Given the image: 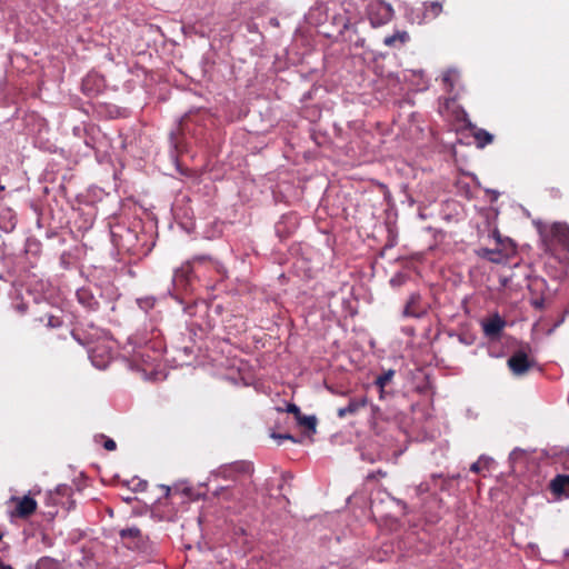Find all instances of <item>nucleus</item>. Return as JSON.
I'll use <instances>...</instances> for the list:
<instances>
[{
    "label": "nucleus",
    "mask_w": 569,
    "mask_h": 569,
    "mask_svg": "<svg viewBox=\"0 0 569 569\" xmlns=\"http://www.w3.org/2000/svg\"><path fill=\"white\" fill-rule=\"evenodd\" d=\"M184 313L188 317L189 331L197 338H202L216 326L210 315V307L203 301L187 306Z\"/></svg>",
    "instance_id": "nucleus-1"
},
{
    "label": "nucleus",
    "mask_w": 569,
    "mask_h": 569,
    "mask_svg": "<svg viewBox=\"0 0 569 569\" xmlns=\"http://www.w3.org/2000/svg\"><path fill=\"white\" fill-rule=\"evenodd\" d=\"M367 14L373 28L387 24L393 17L392 6L382 0H373L368 4Z\"/></svg>",
    "instance_id": "nucleus-2"
},
{
    "label": "nucleus",
    "mask_w": 569,
    "mask_h": 569,
    "mask_svg": "<svg viewBox=\"0 0 569 569\" xmlns=\"http://www.w3.org/2000/svg\"><path fill=\"white\" fill-rule=\"evenodd\" d=\"M253 466L249 461H238L231 465H226L211 472V478L222 477L224 479L233 478L236 473L251 475Z\"/></svg>",
    "instance_id": "nucleus-3"
},
{
    "label": "nucleus",
    "mask_w": 569,
    "mask_h": 569,
    "mask_svg": "<svg viewBox=\"0 0 569 569\" xmlns=\"http://www.w3.org/2000/svg\"><path fill=\"white\" fill-rule=\"evenodd\" d=\"M123 543L132 550H142L146 546V538L137 527H130L120 531Z\"/></svg>",
    "instance_id": "nucleus-4"
},
{
    "label": "nucleus",
    "mask_w": 569,
    "mask_h": 569,
    "mask_svg": "<svg viewBox=\"0 0 569 569\" xmlns=\"http://www.w3.org/2000/svg\"><path fill=\"white\" fill-rule=\"evenodd\" d=\"M89 358L91 363L98 369H106L112 359V353L109 347L98 345L89 348Z\"/></svg>",
    "instance_id": "nucleus-5"
},
{
    "label": "nucleus",
    "mask_w": 569,
    "mask_h": 569,
    "mask_svg": "<svg viewBox=\"0 0 569 569\" xmlns=\"http://www.w3.org/2000/svg\"><path fill=\"white\" fill-rule=\"evenodd\" d=\"M94 291H99V289L97 287H82L76 292L79 303L89 311H94L99 307V300Z\"/></svg>",
    "instance_id": "nucleus-6"
},
{
    "label": "nucleus",
    "mask_w": 569,
    "mask_h": 569,
    "mask_svg": "<svg viewBox=\"0 0 569 569\" xmlns=\"http://www.w3.org/2000/svg\"><path fill=\"white\" fill-rule=\"evenodd\" d=\"M508 366L513 375L522 376L529 370L531 362L525 352L518 351L508 359Z\"/></svg>",
    "instance_id": "nucleus-7"
},
{
    "label": "nucleus",
    "mask_w": 569,
    "mask_h": 569,
    "mask_svg": "<svg viewBox=\"0 0 569 569\" xmlns=\"http://www.w3.org/2000/svg\"><path fill=\"white\" fill-rule=\"evenodd\" d=\"M549 233L551 241L557 242L565 250L569 251V227L567 224L556 222L550 227Z\"/></svg>",
    "instance_id": "nucleus-8"
},
{
    "label": "nucleus",
    "mask_w": 569,
    "mask_h": 569,
    "mask_svg": "<svg viewBox=\"0 0 569 569\" xmlns=\"http://www.w3.org/2000/svg\"><path fill=\"white\" fill-rule=\"evenodd\" d=\"M481 325L486 337L493 339L499 337L506 327V321L498 313H495L489 319L483 320Z\"/></svg>",
    "instance_id": "nucleus-9"
},
{
    "label": "nucleus",
    "mask_w": 569,
    "mask_h": 569,
    "mask_svg": "<svg viewBox=\"0 0 569 569\" xmlns=\"http://www.w3.org/2000/svg\"><path fill=\"white\" fill-rule=\"evenodd\" d=\"M421 297L419 293H412L403 309V316L421 318L427 315V308L420 306Z\"/></svg>",
    "instance_id": "nucleus-10"
},
{
    "label": "nucleus",
    "mask_w": 569,
    "mask_h": 569,
    "mask_svg": "<svg viewBox=\"0 0 569 569\" xmlns=\"http://www.w3.org/2000/svg\"><path fill=\"white\" fill-rule=\"evenodd\" d=\"M191 264L189 262L183 263L181 267L177 268L173 272L172 282L173 286L179 288H186L190 276H191Z\"/></svg>",
    "instance_id": "nucleus-11"
},
{
    "label": "nucleus",
    "mask_w": 569,
    "mask_h": 569,
    "mask_svg": "<svg viewBox=\"0 0 569 569\" xmlns=\"http://www.w3.org/2000/svg\"><path fill=\"white\" fill-rule=\"evenodd\" d=\"M130 361L133 367L139 368L141 365H152L156 361V357H152L146 347H139L132 350Z\"/></svg>",
    "instance_id": "nucleus-12"
},
{
    "label": "nucleus",
    "mask_w": 569,
    "mask_h": 569,
    "mask_svg": "<svg viewBox=\"0 0 569 569\" xmlns=\"http://www.w3.org/2000/svg\"><path fill=\"white\" fill-rule=\"evenodd\" d=\"M82 91L88 96H93L98 93L103 87V80L98 74H88L82 80Z\"/></svg>",
    "instance_id": "nucleus-13"
},
{
    "label": "nucleus",
    "mask_w": 569,
    "mask_h": 569,
    "mask_svg": "<svg viewBox=\"0 0 569 569\" xmlns=\"http://www.w3.org/2000/svg\"><path fill=\"white\" fill-rule=\"evenodd\" d=\"M37 509V501L30 496H23L17 499V515L20 517H28Z\"/></svg>",
    "instance_id": "nucleus-14"
},
{
    "label": "nucleus",
    "mask_w": 569,
    "mask_h": 569,
    "mask_svg": "<svg viewBox=\"0 0 569 569\" xmlns=\"http://www.w3.org/2000/svg\"><path fill=\"white\" fill-rule=\"evenodd\" d=\"M367 403V400L366 398H361V399H351L348 405L346 407H342V408H339L338 409V417L339 418H345L347 416H351V415H355L356 412H358V410L362 407H365Z\"/></svg>",
    "instance_id": "nucleus-15"
},
{
    "label": "nucleus",
    "mask_w": 569,
    "mask_h": 569,
    "mask_svg": "<svg viewBox=\"0 0 569 569\" xmlns=\"http://www.w3.org/2000/svg\"><path fill=\"white\" fill-rule=\"evenodd\" d=\"M442 12V3L440 1L423 2V17L418 22L421 23L427 19H435Z\"/></svg>",
    "instance_id": "nucleus-16"
},
{
    "label": "nucleus",
    "mask_w": 569,
    "mask_h": 569,
    "mask_svg": "<svg viewBox=\"0 0 569 569\" xmlns=\"http://www.w3.org/2000/svg\"><path fill=\"white\" fill-rule=\"evenodd\" d=\"M395 373L396 371L393 369H388L376 378L375 386L379 389L380 399L385 398V388L393 379Z\"/></svg>",
    "instance_id": "nucleus-17"
},
{
    "label": "nucleus",
    "mask_w": 569,
    "mask_h": 569,
    "mask_svg": "<svg viewBox=\"0 0 569 569\" xmlns=\"http://www.w3.org/2000/svg\"><path fill=\"white\" fill-rule=\"evenodd\" d=\"M551 490L555 493L569 496V476H557L551 481Z\"/></svg>",
    "instance_id": "nucleus-18"
},
{
    "label": "nucleus",
    "mask_w": 569,
    "mask_h": 569,
    "mask_svg": "<svg viewBox=\"0 0 569 569\" xmlns=\"http://www.w3.org/2000/svg\"><path fill=\"white\" fill-rule=\"evenodd\" d=\"M408 40L407 31H396L393 34L386 37L383 43L388 47H398L405 44Z\"/></svg>",
    "instance_id": "nucleus-19"
},
{
    "label": "nucleus",
    "mask_w": 569,
    "mask_h": 569,
    "mask_svg": "<svg viewBox=\"0 0 569 569\" xmlns=\"http://www.w3.org/2000/svg\"><path fill=\"white\" fill-rule=\"evenodd\" d=\"M475 140L478 148H485L487 144L492 142L493 137L488 131L483 129H478L475 132Z\"/></svg>",
    "instance_id": "nucleus-20"
},
{
    "label": "nucleus",
    "mask_w": 569,
    "mask_h": 569,
    "mask_svg": "<svg viewBox=\"0 0 569 569\" xmlns=\"http://www.w3.org/2000/svg\"><path fill=\"white\" fill-rule=\"evenodd\" d=\"M36 569H62L60 563L49 557H42L38 560Z\"/></svg>",
    "instance_id": "nucleus-21"
},
{
    "label": "nucleus",
    "mask_w": 569,
    "mask_h": 569,
    "mask_svg": "<svg viewBox=\"0 0 569 569\" xmlns=\"http://www.w3.org/2000/svg\"><path fill=\"white\" fill-rule=\"evenodd\" d=\"M459 74L455 69L447 70L442 76V81L447 86V88L451 91L455 87L456 81L458 80Z\"/></svg>",
    "instance_id": "nucleus-22"
},
{
    "label": "nucleus",
    "mask_w": 569,
    "mask_h": 569,
    "mask_svg": "<svg viewBox=\"0 0 569 569\" xmlns=\"http://www.w3.org/2000/svg\"><path fill=\"white\" fill-rule=\"evenodd\" d=\"M41 322L46 321V326L49 328H58L62 325L61 318L56 315L48 313L44 318L39 319Z\"/></svg>",
    "instance_id": "nucleus-23"
},
{
    "label": "nucleus",
    "mask_w": 569,
    "mask_h": 569,
    "mask_svg": "<svg viewBox=\"0 0 569 569\" xmlns=\"http://www.w3.org/2000/svg\"><path fill=\"white\" fill-rule=\"evenodd\" d=\"M19 296H20V293L17 292V297L13 298L12 306L17 311H19L20 313H23V312H26V310L29 307V301L26 300L24 297H21V301H18Z\"/></svg>",
    "instance_id": "nucleus-24"
},
{
    "label": "nucleus",
    "mask_w": 569,
    "mask_h": 569,
    "mask_svg": "<svg viewBox=\"0 0 569 569\" xmlns=\"http://www.w3.org/2000/svg\"><path fill=\"white\" fill-rule=\"evenodd\" d=\"M299 419V423L306 428H308L309 430H312L315 431L316 430V425H317V420L313 416H306V417H297Z\"/></svg>",
    "instance_id": "nucleus-25"
},
{
    "label": "nucleus",
    "mask_w": 569,
    "mask_h": 569,
    "mask_svg": "<svg viewBox=\"0 0 569 569\" xmlns=\"http://www.w3.org/2000/svg\"><path fill=\"white\" fill-rule=\"evenodd\" d=\"M485 258H487L488 260L492 261V262H500L502 260V254L500 251L498 250H490V249H486L483 250V254H482Z\"/></svg>",
    "instance_id": "nucleus-26"
},
{
    "label": "nucleus",
    "mask_w": 569,
    "mask_h": 569,
    "mask_svg": "<svg viewBox=\"0 0 569 569\" xmlns=\"http://www.w3.org/2000/svg\"><path fill=\"white\" fill-rule=\"evenodd\" d=\"M546 282L543 279H540V278H536L533 279L530 284H529V288L532 289V288H536L538 290H541L543 287H545Z\"/></svg>",
    "instance_id": "nucleus-27"
},
{
    "label": "nucleus",
    "mask_w": 569,
    "mask_h": 569,
    "mask_svg": "<svg viewBox=\"0 0 569 569\" xmlns=\"http://www.w3.org/2000/svg\"><path fill=\"white\" fill-rule=\"evenodd\" d=\"M136 238V234L131 231V230H127V237H126V243H123L122 246L126 247L127 249H130L131 246H132V240Z\"/></svg>",
    "instance_id": "nucleus-28"
},
{
    "label": "nucleus",
    "mask_w": 569,
    "mask_h": 569,
    "mask_svg": "<svg viewBox=\"0 0 569 569\" xmlns=\"http://www.w3.org/2000/svg\"><path fill=\"white\" fill-rule=\"evenodd\" d=\"M483 456H481L476 462L470 466L472 472H479L482 469Z\"/></svg>",
    "instance_id": "nucleus-29"
},
{
    "label": "nucleus",
    "mask_w": 569,
    "mask_h": 569,
    "mask_svg": "<svg viewBox=\"0 0 569 569\" xmlns=\"http://www.w3.org/2000/svg\"><path fill=\"white\" fill-rule=\"evenodd\" d=\"M138 303L141 308H150L153 306V298L138 300Z\"/></svg>",
    "instance_id": "nucleus-30"
},
{
    "label": "nucleus",
    "mask_w": 569,
    "mask_h": 569,
    "mask_svg": "<svg viewBox=\"0 0 569 569\" xmlns=\"http://www.w3.org/2000/svg\"><path fill=\"white\" fill-rule=\"evenodd\" d=\"M103 447L104 449L112 451L116 449V442L112 439L107 438L103 442Z\"/></svg>",
    "instance_id": "nucleus-31"
},
{
    "label": "nucleus",
    "mask_w": 569,
    "mask_h": 569,
    "mask_svg": "<svg viewBox=\"0 0 569 569\" xmlns=\"http://www.w3.org/2000/svg\"><path fill=\"white\" fill-rule=\"evenodd\" d=\"M287 411L295 413L297 417L300 416V409L293 403L287 406Z\"/></svg>",
    "instance_id": "nucleus-32"
},
{
    "label": "nucleus",
    "mask_w": 569,
    "mask_h": 569,
    "mask_svg": "<svg viewBox=\"0 0 569 569\" xmlns=\"http://www.w3.org/2000/svg\"><path fill=\"white\" fill-rule=\"evenodd\" d=\"M272 437L276 439H279V440L288 439V440L295 441L293 437L289 433H284V435H274L273 433Z\"/></svg>",
    "instance_id": "nucleus-33"
},
{
    "label": "nucleus",
    "mask_w": 569,
    "mask_h": 569,
    "mask_svg": "<svg viewBox=\"0 0 569 569\" xmlns=\"http://www.w3.org/2000/svg\"><path fill=\"white\" fill-rule=\"evenodd\" d=\"M520 455H522V450L520 449H513L511 452H510V460H516Z\"/></svg>",
    "instance_id": "nucleus-34"
},
{
    "label": "nucleus",
    "mask_w": 569,
    "mask_h": 569,
    "mask_svg": "<svg viewBox=\"0 0 569 569\" xmlns=\"http://www.w3.org/2000/svg\"><path fill=\"white\" fill-rule=\"evenodd\" d=\"M492 461L491 458H488V457H485L483 456V461H482V468L483 467H488V465Z\"/></svg>",
    "instance_id": "nucleus-35"
},
{
    "label": "nucleus",
    "mask_w": 569,
    "mask_h": 569,
    "mask_svg": "<svg viewBox=\"0 0 569 569\" xmlns=\"http://www.w3.org/2000/svg\"><path fill=\"white\" fill-rule=\"evenodd\" d=\"M492 461L491 458H488V457H485L483 456V461H482V468L483 467H488V465Z\"/></svg>",
    "instance_id": "nucleus-36"
},
{
    "label": "nucleus",
    "mask_w": 569,
    "mask_h": 569,
    "mask_svg": "<svg viewBox=\"0 0 569 569\" xmlns=\"http://www.w3.org/2000/svg\"><path fill=\"white\" fill-rule=\"evenodd\" d=\"M223 490H224V488L221 487V488H219V490L213 491V495L219 496L220 492L223 491Z\"/></svg>",
    "instance_id": "nucleus-37"
},
{
    "label": "nucleus",
    "mask_w": 569,
    "mask_h": 569,
    "mask_svg": "<svg viewBox=\"0 0 569 569\" xmlns=\"http://www.w3.org/2000/svg\"><path fill=\"white\" fill-rule=\"evenodd\" d=\"M418 489H419V491H420V492H425V491H427V488H426V487H423V485H420Z\"/></svg>",
    "instance_id": "nucleus-38"
},
{
    "label": "nucleus",
    "mask_w": 569,
    "mask_h": 569,
    "mask_svg": "<svg viewBox=\"0 0 569 569\" xmlns=\"http://www.w3.org/2000/svg\"><path fill=\"white\" fill-rule=\"evenodd\" d=\"M139 486L141 487V489H144L147 486V482H140Z\"/></svg>",
    "instance_id": "nucleus-39"
},
{
    "label": "nucleus",
    "mask_w": 569,
    "mask_h": 569,
    "mask_svg": "<svg viewBox=\"0 0 569 569\" xmlns=\"http://www.w3.org/2000/svg\"><path fill=\"white\" fill-rule=\"evenodd\" d=\"M493 193V198L497 199L498 197V192L497 191H491Z\"/></svg>",
    "instance_id": "nucleus-40"
},
{
    "label": "nucleus",
    "mask_w": 569,
    "mask_h": 569,
    "mask_svg": "<svg viewBox=\"0 0 569 569\" xmlns=\"http://www.w3.org/2000/svg\"><path fill=\"white\" fill-rule=\"evenodd\" d=\"M533 305H535L536 307H540V306H541V302L535 301V302H533Z\"/></svg>",
    "instance_id": "nucleus-41"
},
{
    "label": "nucleus",
    "mask_w": 569,
    "mask_h": 569,
    "mask_svg": "<svg viewBox=\"0 0 569 569\" xmlns=\"http://www.w3.org/2000/svg\"><path fill=\"white\" fill-rule=\"evenodd\" d=\"M565 556L569 557V550H565Z\"/></svg>",
    "instance_id": "nucleus-42"
},
{
    "label": "nucleus",
    "mask_w": 569,
    "mask_h": 569,
    "mask_svg": "<svg viewBox=\"0 0 569 569\" xmlns=\"http://www.w3.org/2000/svg\"><path fill=\"white\" fill-rule=\"evenodd\" d=\"M4 190V186H0V192Z\"/></svg>",
    "instance_id": "nucleus-43"
},
{
    "label": "nucleus",
    "mask_w": 569,
    "mask_h": 569,
    "mask_svg": "<svg viewBox=\"0 0 569 569\" xmlns=\"http://www.w3.org/2000/svg\"><path fill=\"white\" fill-rule=\"evenodd\" d=\"M568 313H569V309H568Z\"/></svg>",
    "instance_id": "nucleus-44"
},
{
    "label": "nucleus",
    "mask_w": 569,
    "mask_h": 569,
    "mask_svg": "<svg viewBox=\"0 0 569 569\" xmlns=\"http://www.w3.org/2000/svg\"><path fill=\"white\" fill-rule=\"evenodd\" d=\"M568 313H569V309H568Z\"/></svg>",
    "instance_id": "nucleus-45"
}]
</instances>
